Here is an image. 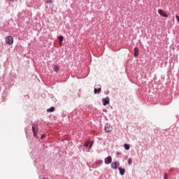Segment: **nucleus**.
Returning <instances> with one entry per match:
<instances>
[{
	"mask_svg": "<svg viewBox=\"0 0 179 179\" xmlns=\"http://www.w3.org/2000/svg\"><path fill=\"white\" fill-rule=\"evenodd\" d=\"M6 43L8 44V45H12L13 44V37L9 36L6 38Z\"/></svg>",
	"mask_w": 179,
	"mask_h": 179,
	"instance_id": "obj_2",
	"label": "nucleus"
},
{
	"mask_svg": "<svg viewBox=\"0 0 179 179\" xmlns=\"http://www.w3.org/2000/svg\"><path fill=\"white\" fill-rule=\"evenodd\" d=\"M58 40L59 41L60 45H62V41H64V36H59Z\"/></svg>",
	"mask_w": 179,
	"mask_h": 179,
	"instance_id": "obj_10",
	"label": "nucleus"
},
{
	"mask_svg": "<svg viewBox=\"0 0 179 179\" xmlns=\"http://www.w3.org/2000/svg\"><path fill=\"white\" fill-rule=\"evenodd\" d=\"M158 13H159V15L161 16H163V17H169V15L166 13H164V11H163V10L159 9Z\"/></svg>",
	"mask_w": 179,
	"mask_h": 179,
	"instance_id": "obj_3",
	"label": "nucleus"
},
{
	"mask_svg": "<svg viewBox=\"0 0 179 179\" xmlns=\"http://www.w3.org/2000/svg\"><path fill=\"white\" fill-rule=\"evenodd\" d=\"M105 131H106V132H111V131H112L111 127L109 125H106L105 127Z\"/></svg>",
	"mask_w": 179,
	"mask_h": 179,
	"instance_id": "obj_8",
	"label": "nucleus"
},
{
	"mask_svg": "<svg viewBox=\"0 0 179 179\" xmlns=\"http://www.w3.org/2000/svg\"><path fill=\"white\" fill-rule=\"evenodd\" d=\"M128 164H129V165L132 164V158H129L128 159Z\"/></svg>",
	"mask_w": 179,
	"mask_h": 179,
	"instance_id": "obj_16",
	"label": "nucleus"
},
{
	"mask_svg": "<svg viewBox=\"0 0 179 179\" xmlns=\"http://www.w3.org/2000/svg\"><path fill=\"white\" fill-rule=\"evenodd\" d=\"M89 145H90V141H87L85 142V143L84 144V146H85V148H87V147L89 146Z\"/></svg>",
	"mask_w": 179,
	"mask_h": 179,
	"instance_id": "obj_15",
	"label": "nucleus"
},
{
	"mask_svg": "<svg viewBox=\"0 0 179 179\" xmlns=\"http://www.w3.org/2000/svg\"><path fill=\"white\" fill-rule=\"evenodd\" d=\"M100 92H101V88H99V89L95 88L94 90V93L95 94H97L100 93Z\"/></svg>",
	"mask_w": 179,
	"mask_h": 179,
	"instance_id": "obj_11",
	"label": "nucleus"
},
{
	"mask_svg": "<svg viewBox=\"0 0 179 179\" xmlns=\"http://www.w3.org/2000/svg\"><path fill=\"white\" fill-rule=\"evenodd\" d=\"M119 171L120 176H124V174H125V170L122 168H119Z\"/></svg>",
	"mask_w": 179,
	"mask_h": 179,
	"instance_id": "obj_9",
	"label": "nucleus"
},
{
	"mask_svg": "<svg viewBox=\"0 0 179 179\" xmlns=\"http://www.w3.org/2000/svg\"><path fill=\"white\" fill-rule=\"evenodd\" d=\"M118 166H120V163L117 162H113L111 164L112 169H114L115 170H117Z\"/></svg>",
	"mask_w": 179,
	"mask_h": 179,
	"instance_id": "obj_6",
	"label": "nucleus"
},
{
	"mask_svg": "<svg viewBox=\"0 0 179 179\" xmlns=\"http://www.w3.org/2000/svg\"><path fill=\"white\" fill-rule=\"evenodd\" d=\"M113 162V158L109 156L105 159V164H110Z\"/></svg>",
	"mask_w": 179,
	"mask_h": 179,
	"instance_id": "obj_5",
	"label": "nucleus"
},
{
	"mask_svg": "<svg viewBox=\"0 0 179 179\" xmlns=\"http://www.w3.org/2000/svg\"><path fill=\"white\" fill-rule=\"evenodd\" d=\"M93 145V143H91L90 145V149H92V146Z\"/></svg>",
	"mask_w": 179,
	"mask_h": 179,
	"instance_id": "obj_18",
	"label": "nucleus"
},
{
	"mask_svg": "<svg viewBox=\"0 0 179 179\" xmlns=\"http://www.w3.org/2000/svg\"><path fill=\"white\" fill-rule=\"evenodd\" d=\"M139 55V49L138 47L134 48V57H138Z\"/></svg>",
	"mask_w": 179,
	"mask_h": 179,
	"instance_id": "obj_7",
	"label": "nucleus"
},
{
	"mask_svg": "<svg viewBox=\"0 0 179 179\" xmlns=\"http://www.w3.org/2000/svg\"><path fill=\"white\" fill-rule=\"evenodd\" d=\"M48 113H54L55 111V108L51 107L50 108L47 110Z\"/></svg>",
	"mask_w": 179,
	"mask_h": 179,
	"instance_id": "obj_12",
	"label": "nucleus"
},
{
	"mask_svg": "<svg viewBox=\"0 0 179 179\" xmlns=\"http://www.w3.org/2000/svg\"><path fill=\"white\" fill-rule=\"evenodd\" d=\"M166 178H167V174H165L164 179H166Z\"/></svg>",
	"mask_w": 179,
	"mask_h": 179,
	"instance_id": "obj_19",
	"label": "nucleus"
},
{
	"mask_svg": "<svg viewBox=\"0 0 179 179\" xmlns=\"http://www.w3.org/2000/svg\"><path fill=\"white\" fill-rule=\"evenodd\" d=\"M53 69L55 72H58L59 71V67L57 65H55V66L53 67Z\"/></svg>",
	"mask_w": 179,
	"mask_h": 179,
	"instance_id": "obj_14",
	"label": "nucleus"
},
{
	"mask_svg": "<svg viewBox=\"0 0 179 179\" xmlns=\"http://www.w3.org/2000/svg\"><path fill=\"white\" fill-rule=\"evenodd\" d=\"M44 138H45V134H43L41 137V139H44Z\"/></svg>",
	"mask_w": 179,
	"mask_h": 179,
	"instance_id": "obj_17",
	"label": "nucleus"
},
{
	"mask_svg": "<svg viewBox=\"0 0 179 179\" xmlns=\"http://www.w3.org/2000/svg\"><path fill=\"white\" fill-rule=\"evenodd\" d=\"M32 131L34 136L35 138H38V136L37 135V132H38V127L36 124H32Z\"/></svg>",
	"mask_w": 179,
	"mask_h": 179,
	"instance_id": "obj_1",
	"label": "nucleus"
},
{
	"mask_svg": "<svg viewBox=\"0 0 179 179\" xmlns=\"http://www.w3.org/2000/svg\"><path fill=\"white\" fill-rule=\"evenodd\" d=\"M10 1H13V0H10Z\"/></svg>",
	"mask_w": 179,
	"mask_h": 179,
	"instance_id": "obj_20",
	"label": "nucleus"
},
{
	"mask_svg": "<svg viewBox=\"0 0 179 179\" xmlns=\"http://www.w3.org/2000/svg\"><path fill=\"white\" fill-rule=\"evenodd\" d=\"M102 102L103 106H107V104H110V98L106 97L102 99Z\"/></svg>",
	"mask_w": 179,
	"mask_h": 179,
	"instance_id": "obj_4",
	"label": "nucleus"
},
{
	"mask_svg": "<svg viewBox=\"0 0 179 179\" xmlns=\"http://www.w3.org/2000/svg\"><path fill=\"white\" fill-rule=\"evenodd\" d=\"M124 148L126 149V150H129V148H131V146L129 144L124 143Z\"/></svg>",
	"mask_w": 179,
	"mask_h": 179,
	"instance_id": "obj_13",
	"label": "nucleus"
}]
</instances>
